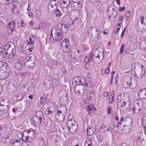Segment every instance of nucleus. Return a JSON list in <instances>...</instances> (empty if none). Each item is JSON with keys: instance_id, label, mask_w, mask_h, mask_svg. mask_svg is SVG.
Returning <instances> with one entry per match:
<instances>
[{"instance_id": "f257e3e1", "label": "nucleus", "mask_w": 146, "mask_h": 146, "mask_svg": "<svg viewBox=\"0 0 146 146\" xmlns=\"http://www.w3.org/2000/svg\"><path fill=\"white\" fill-rule=\"evenodd\" d=\"M35 132L33 130H25L23 134L19 133L18 135L22 138V141L24 142L31 141L36 137Z\"/></svg>"}, {"instance_id": "f03ea898", "label": "nucleus", "mask_w": 146, "mask_h": 146, "mask_svg": "<svg viewBox=\"0 0 146 146\" xmlns=\"http://www.w3.org/2000/svg\"><path fill=\"white\" fill-rule=\"evenodd\" d=\"M51 33L50 35V40L51 42L54 43L58 40L61 41L63 36L62 31L59 29L56 28L52 29Z\"/></svg>"}, {"instance_id": "7ed1b4c3", "label": "nucleus", "mask_w": 146, "mask_h": 146, "mask_svg": "<svg viewBox=\"0 0 146 146\" xmlns=\"http://www.w3.org/2000/svg\"><path fill=\"white\" fill-rule=\"evenodd\" d=\"M137 20V30L139 32L144 31L146 29V16H139Z\"/></svg>"}, {"instance_id": "20e7f679", "label": "nucleus", "mask_w": 146, "mask_h": 146, "mask_svg": "<svg viewBox=\"0 0 146 146\" xmlns=\"http://www.w3.org/2000/svg\"><path fill=\"white\" fill-rule=\"evenodd\" d=\"M137 80L135 78H130L124 81L123 83V86L125 88L129 87L131 89H133L137 85Z\"/></svg>"}, {"instance_id": "39448f33", "label": "nucleus", "mask_w": 146, "mask_h": 146, "mask_svg": "<svg viewBox=\"0 0 146 146\" xmlns=\"http://www.w3.org/2000/svg\"><path fill=\"white\" fill-rule=\"evenodd\" d=\"M57 1L50 0L49 2L48 8V10L50 13H54L57 8L59 3V2Z\"/></svg>"}, {"instance_id": "423d86ee", "label": "nucleus", "mask_w": 146, "mask_h": 146, "mask_svg": "<svg viewBox=\"0 0 146 146\" xmlns=\"http://www.w3.org/2000/svg\"><path fill=\"white\" fill-rule=\"evenodd\" d=\"M44 120V119L42 118L40 116L39 117L38 116H33L32 119V123H33L35 127H36L37 126H40L41 124H42Z\"/></svg>"}, {"instance_id": "0eeeda50", "label": "nucleus", "mask_w": 146, "mask_h": 146, "mask_svg": "<svg viewBox=\"0 0 146 146\" xmlns=\"http://www.w3.org/2000/svg\"><path fill=\"white\" fill-rule=\"evenodd\" d=\"M126 102L127 103L124 96H119L118 97L117 104L118 107H119L120 109L122 110L123 108L125 107L127 104H128L129 106L130 105V103H129L127 101H126Z\"/></svg>"}, {"instance_id": "6e6552de", "label": "nucleus", "mask_w": 146, "mask_h": 146, "mask_svg": "<svg viewBox=\"0 0 146 146\" xmlns=\"http://www.w3.org/2000/svg\"><path fill=\"white\" fill-rule=\"evenodd\" d=\"M78 84L75 88V92L76 94L83 95L86 91V88L82 85H78Z\"/></svg>"}, {"instance_id": "1a4fd4ad", "label": "nucleus", "mask_w": 146, "mask_h": 146, "mask_svg": "<svg viewBox=\"0 0 146 146\" xmlns=\"http://www.w3.org/2000/svg\"><path fill=\"white\" fill-rule=\"evenodd\" d=\"M58 95L60 101H61V102H66L68 96L67 92L65 90H63L60 91L59 92Z\"/></svg>"}, {"instance_id": "9d476101", "label": "nucleus", "mask_w": 146, "mask_h": 146, "mask_svg": "<svg viewBox=\"0 0 146 146\" xmlns=\"http://www.w3.org/2000/svg\"><path fill=\"white\" fill-rule=\"evenodd\" d=\"M16 52V49H14L10 51H6V50H3V54L6 56L9 54L8 58L11 59L15 58Z\"/></svg>"}, {"instance_id": "9b49d317", "label": "nucleus", "mask_w": 146, "mask_h": 146, "mask_svg": "<svg viewBox=\"0 0 146 146\" xmlns=\"http://www.w3.org/2000/svg\"><path fill=\"white\" fill-rule=\"evenodd\" d=\"M69 40L67 38H65L64 40L62 41L61 46L63 50L65 52H68V48L69 45Z\"/></svg>"}, {"instance_id": "f8f14e48", "label": "nucleus", "mask_w": 146, "mask_h": 146, "mask_svg": "<svg viewBox=\"0 0 146 146\" xmlns=\"http://www.w3.org/2000/svg\"><path fill=\"white\" fill-rule=\"evenodd\" d=\"M15 23L14 21H11L8 26V33L9 35L12 34L13 32L15 30Z\"/></svg>"}, {"instance_id": "ddd939ff", "label": "nucleus", "mask_w": 146, "mask_h": 146, "mask_svg": "<svg viewBox=\"0 0 146 146\" xmlns=\"http://www.w3.org/2000/svg\"><path fill=\"white\" fill-rule=\"evenodd\" d=\"M68 54L71 57H73V59H75L77 57H80V55L79 54L80 52L79 50H76L75 51L71 50V51L68 52Z\"/></svg>"}, {"instance_id": "4468645a", "label": "nucleus", "mask_w": 146, "mask_h": 146, "mask_svg": "<svg viewBox=\"0 0 146 146\" xmlns=\"http://www.w3.org/2000/svg\"><path fill=\"white\" fill-rule=\"evenodd\" d=\"M58 112L66 115L67 113V110L64 105H62L58 107Z\"/></svg>"}, {"instance_id": "2eb2a0df", "label": "nucleus", "mask_w": 146, "mask_h": 146, "mask_svg": "<svg viewBox=\"0 0 146 146\" xmlns=\"http://www.w3.org/2000/svg\"><path fill=\"white\" fill-rule=\"evenodd\" d=\"M27 64L29 67H33L37 65L38 64V61L37 59L36 58L33 60L28 61L26 62Z\"/></svg>"}, {"instance_id": "dca6fc26", "label": "nucleus", "mask_w": 146, "mask_h": 146, "mask_svg": "<svg viewBox=\"0 0 146 146\" xmlns=\"http://www.w3.org/2000/svg\"><path fill=\"white\" fill-rule=\"evenodd\" d=\"M132 125V122L131 123H130V127H129V126H127L125 125H123V128L122 129V130L121 133L123 135H125L128 134L130 131L131 130V124Z\"/></svg>"}, {"instance_id": "f3484780", "label": "nucleus", "mask_w": 146, "mask_h": 146, "mask_svg": "<svg viewBox=\"0 0 146 146\" xmlns=\"http://www.w3.org/2000/svg\"><path fill=\"white\" fill-rule=\"evenodd\" d=\"M64 33H66L68 31V23L65 22H63L62 23L61 25L60 28V29Z\"/></svg>"}, {"instance_id": "a211bd4d", "label": "nucleus", "mask_w": 146, "mask_h": 146, "mask_svg": "<svg viewBox=\"0 0 146 146\" xmlns=\"http://www.w3.org/2000/svg\"><path fill=\"white\" fill-rule=\"evenodd\" d=\"M139 97L142 99H144L146 98V90L145 88L141 89L139 91Z\"/></svg>"}, {"instance_id": "6ab92c4d", "label": "nucleus", "mask_w": 146, "mask_h": 146, "mask_svg": "<svg viewBox=\"0 0 146 146\" xmlns=\"http://www.w3.org/2000/svg\"><path fill=\"white\" fill-rule=\"evenodd\" d=\"M75 123H73L72 124H71L70 127L67 126L70 131L72 133H75L76 132L78 129L77 125L75 124Z\"/></svg>"}, {"instance_id": "aec40b11", "label": "nucleus", "mask_w": 146, "mask_h": 146, "mask_svg": "<svg viewBox=\"0 0 146 146\" xmlns=\"http://www.w3.org/2000/svg\"><path fill=\"white\" fill-rule=\"evenodd\" d=\"M9 104H6V106L5 105H0V111H2L3 113H8L9 106Z\"/></svg>"}, {"instance_id": "412c9836", "label": "nucleus", "mask_w": 146, "mask_h": 146, "mask_svg": "<svg viewBox=\"0 0 146 146\" xmlns=\"http://www.w3.org/2000/svg\"><path fill=\"white\" fill-rule=\"evenodd\" d=\"M65 115L58 112L55 115V118L56 120L59 122H62L64 119Z\"/></svg>"}, {"instance_id": "4be33fe9", "label": "nucleus", "mask_w": 146, "mask_h": 146, "mask_svg": "<svg viewBox=\"0 0 146 146\" xmlns=\"http://www.w3.org/2000/svg\"><path fill=\"white\" fill-rule=\"evenodd\" d=\"M11 139L10 136H5L2 138L1 141L3 143H6L8 144H10L12 142L11 141Z\"/></svg>"}, {"instance_id": "5701e85b", "label": "nucleus", "mask_w": 146, "mask_h": 146, "mask_svg": "<svg viewBox=\"0 0 146 146\" xmlns=\"http://www.w3.org/2000/svg\"><path fill=\"white\" fill-rule=\"evenodd\" d=\"M86 131L87 135L90 136L92 135L96 131V129L94 127L90 126L88 128Z\"/></svg>"}, {"instance_id": "b1692460", "label": "nucleus", "mask_w": 146, "mask_h": 146, "mask_svg": "<svg viewBox=\"0 0 146 146\" xmlns=\"http://www.w3.org/2000/svg\"><path fill=\"white\" fill-rule=\"evenodd\" d=\"M21 139L19 138L18 139H13L12 142H11L12 146H20L21 145Z\"/></svg>"}, {"instance_id": "393cba45", "label": "nucleus", "mask_w": 146, "mask_h": 146, "mask_svg": "<svg viewBox=\"0 0 146 146\" xmlns=\"http://www.w3.org/2000/svg\"><path fill=\"white\" fill-rule=\"evenodd\" d=\"M73 115H70L68 117V123H67V126L70 127L71 124H72L73 123H75L74 120L73 119Z\"/></svg>"}, {"instance_id": "a878e982", "label": "nucleus", "mask_w": 146, "mask_h": 146, "mask_svg": "<svg viewBox=\"0 0 146 146\" xmlns=\"http://www.w3.org/2000/svg\"><path fill=\"white\" fill-rule=\"evenodd\" d=\"M99 56L98 52V51L95 50V51L92 52L90 55V60L92 61L94 58Z\"/></svg>"}, {"instance_id": "bb28decb", "label": "nucleus", "mask_w": 146, "mask_h": 146, "mask_svg": "<svg viewBox=\"0 0 146 146\" xmlns=\"http://www.w3.org/2000/svg\"><path fill=\"white\" fill-rule=\"evenodd\" d=\"M74 80L75 82H76V83H81L82 84L81 85H82V83H84L85 80L84 78H83L82 77H80V76L79 77L78 76L75 77L74 78Z\"/></svg>"}, {"instance_id": "cd10ccee", "label": "nucleus", "mask_w": 146, "mask_h": 146, "mask_svg": "<svg viewBox=\"0 0 146 146\" xmlns=\"http://www.w3.org/2000/svg\"><path fill=\"white\" fill-rule=\"evenodd\" d=\"M133 113H138L139 112L140 109L138 104L133 105Z\"/></svg>"}, {"instance_id": "c85d7f7f", "label": "nucleus", "mask_w": 146, "mask_h": 146, "mask_svg": "<svg viewBox=\"0 0 146 146\" xmlns=\"http://www.w3.org/2000/svg\"><path fill=\"white\" fill-rule=\"evenodd\" d=\"M36 58L35 55L33 53H31L26 58V61H30L34 59H36Z\"/></svg>"}, {"instance_id": "c756f323", "label": "nucleus", "mask_w": 146, "mask_h": 146, "mask_svg": "<svg viewBox=\"0 0 146 146\" xmlns=\"http://www.w3.org/2000/svg\"><path fill=\"white\" fill-rule=\"evenodd\" d=\"M22 61L19 60L17 59L15 63V66L16 68L19 70L21 69L22 66Z\"/></svg>"}, {"instance_id": "7c9ffc66", "label": "nucleus", "mask_w": 146, "mask_h": 146, "mask_svg": "<svg viewBox=\"0 0 146 146\" xmlns=\"http://www.w3.org/2000/svg\"><path fill=\"white\" fill-rule=\"evenodd\" d=\"M94 108V107H92V106H88L86 107V110H87L88 114L90 116H91L92 115L91 114L92 111H94V110L95 109Z\"/></svg>"}, {"instance_id": "2f4dec72", "label": "nucleus", "mask_w": 146, "mask_h": 146, "mask_svg": "<svg viewBox=\"0 0 146 146\" xmlns=\"http://www.w3.org/2000/svg\"><path fill=\"white\" fill-rule=\"evenodd\" d=\"M114 10V8L113 7L111 9H108V11H110V13L111 14H110V15L113 16L114 17H115L117 16L118 14V12L117 11Z\"/></svg>"}, {"instance_id": "473e14b6", "label": "nucleus", "mask_w": 146, "mask_h": 146, "mask_svg": "<svg viewBox=\"0 0 146 146\" xmlns=\"http://www.w3.org/2000/svg\"><path fill=\"white\" fill-rule=\"evenodd\" d=\"M14 44L13 43L9 42L7 43L4 46V50H6L8 49L9 48H11V47H13V45Z\"/></svg>"}, {"instance_id": "72a5a7b5", "label": "nucleus", "mask_w": 146, "mask_h": 146, "mask_svg": "<svg viewBox=\"0 0 146 146\" xmlns=\"http://www.w3.org/2000/svg\"><path fill=\"white\" fill-rule=\"evenodd\" d=\"M82 85H83L84 87L85 86L87 88H90L92 86V84L91 82L89 81H86L85 80L84 83H82Z\"/></svg>"}, {"instance_id": "f704fd0d", "label": "nucleus", "mask_w": 146, "mask_h": 146, "mask_svg": "<svg viewBox=\"0 0 146 146\" xmlns=\"http://www.w3.org/2000/svg\"><path fill=\"white\" fill-rule=\"evenodd\" d=\"M68 29L70 30H72L74 29V26L73 22L72 21H71L70 22L69 21L68 24Z\"/></svg>"}, {"instance_id": "c9c22d12", "label": "nucleus", "mask_w": 146, "mask_h": 146, "mask_svg": "<svg viewBox=\"0 0 146 146\" xmlns=\"http://www.w3.org/2000/svg\"><path fill=\"white\" fill-rule=\"evenodd\" d=\"M92 139L90 138L87 139L86 143L84 144L85 146H92Z\"/></svg>"}, {"instance_id": "e433bc0d", "label": "nucleus", "mask_w": 146, "mask_h": 146, "mask_svg": "<svg viewBox=\"0 0 146 146\" xmlns=\"http://www.w3.org/2000/svg\"><path fill=\"white\" fill-rule=\"evenodd\" d=\"M46 98L45 96H43L40 97V103L42 105H44L46 102Z\"/></svg>"}, {"instance_id": "4c0bfd02", "label": "nucleus", "mask_w": 146, "mask_h": 146, "mask_svg": "<svg viewBox=\"0 0 146 146\" xmlns=\"http://www.w3.org/2000/svg\"><path fill=\"white\" fill-rule=\"evenodd\" d=\"M30 73L28 72H21L19 73L20 76L23 78H25L30 75Z\"/></svg>"}, {"instance_id": "58836bf2", "label": "nucleus", "mask_w": 146, "mask_h": 146, "mask_svg": "<svg viewBox=\"0 0 146 146\" xmlns=\"http://www.w3.org/2000/svg\"><path fill=\"white\" fill-rule=\"evenodd\" d=\"M18 4V1L16 0L14 1L12 3L13 9L12 11L14 12L15 9L17 7V4Z\"/></svg>"}, {"instance_id": "ea45409f", "label": "nucleus", "mask_w": 146, "mask_h": 146, "mask_svg": "<svg viewBox=\"0 0 146 146\" xmlns=\"http://www.w3.org/2000/svg\"><path fill=\"white\" fill-rule=\"evenodd\" d=\"M9 68L8 64L5 62V64H4L1 69H0V70H3L6 72L7 70Z\"/></svg>"}, {"instance_id": "a19ab883", "label": "nucleus", "mask_w": 146, "mask_h": 146, "mask_svg": "<svg viewBox=\"0 0 146 146\" xmlns=\"http://www.w3.org/2000/svg\"><path fill=\"white\" fill-rule=\"evenodd\" d=\"M100 58V56H99L98 57L95 58L93 60L96 63H100L102 61V60H101Z\"/></svg>"}, {"instance_id": "79ce46f5", "label": "nucleus", "mask_w": 146, "mask_h": 146, "mask_svg": "<svg viewBox=\"0 0 146 146\" xmlns=\"http://www.w3.org/2000/svg\"><path fill=\"white\" fill-rule=\"evenodd\" d=\"M57 71L58 73H59V72L61 71H62V73H63L66 74L67 73V71L64 67H62L60 69H58Z\"/></svg>"}, {"instance_id": "37998d69", "label": "nucleus", "mask_w": 146, "mask_h": 146, "mask_svg": "<svg viewBox=\"0 0 146 146\" xmlns=\"http://www.w3.org/2000/svg\"><path fill=\"white\" fill-rule=\"evenodd\" d=\"M111 129V127L109 125L105 126L103 128V129L104 131H109Z\"/></svg>"}, {"instance_id": "c03bdc74", "label": "nucleus", "mask_w": 146, "mask_h": 146, "mask_svg": "<svg viewBox=\"0 0 146 146\" xmlns=\"http://www.w3.org/2000/svg\"><path fill=\"white\" fill-rule=\"evenodd\" d=\"M9 101H8V100H6L5 99H2L0 105H5V106H6V104L8 103Z\"/></svg>"}, {"instance_id": "a18cd8bd", "label": "nucleus", "mask_w": 146, "mask_h": 146, "mask_svg": "<svg viewBox=\"0 0 146 146\" xmlns=\"http://www.w3.org/2000/svg\"><path fill=\"white\" fill-rule=\"evenodd\" d=\"M70 0H63V3L64 4V7H66L70 4Z\"/></svg>"}, {"instance_id": "49530a36", "label": "nucleus", "mask_w": 146, "mask_h": 146, "mask_svg": "<svg viewBox=\"0 0 146 146\" xmlns=\"http://www.w3.org/2000/svg\"><path fill=\"white\" fill-rule=\"evenodd\" d=\"M130 15V11H127L126 12L125 14V15L124 17H126V20H128L129 17Z\"/></svg>"}, {"instance_id": "de8ad7c7", "label": "nucleus", "mask_w": 146, "mask_h": 146, "mask_svg": "<svg viewBox=\"0 0 146 146\" xmlns=\"http://www.w3.org/2000/svg\"><path fill=\"white\" fill-rule=\"evenodd\" d=\"M54 13H55L57 16H60L61 15V13L58 9H56Z\"/></svg>"}, {"instance_id": "09e8293b", "label": "nucleus", "mask_w": 146, "mask_h": 146, "mask_svg": "<svg viewBox=\"0 0 146 146\" xmlns=\"http://www.w3.org/2000/svg\"><path fill=\"white\" fill-rule=\"evenodd\" d=\"M76 1L78 4V6L79 8V9H78V7H77V9L78 10H79L80 9V8L82 7V5L80 4V0H76V1H75V3L76 2Z\"/></svg>"}, {"instance_id": "8fccbe9b", "label": "nucleus", "mask_w": 146, "mask_h": 146, "mask_svg": "<svg viewBox=\"0 0 146 146\" xmlns=\"http://www.w3.org/2000/svg\"><path fill=\"white\" fill-rule=\"evenodd\" d=\"M35 40L33 36L30 37L29 39V41L31 42V43H34Z\"/></svg>"}, {"instance_id": "3c124183", "label": "nucleus", "mask_w": 146, "mask_h": 146, "mask_svg": "<svg viewBox=\"0 0 146 146\" xmlns=\"http://www.w3.org/2000/svg\"><path fill=\"white\" fill-rule=\"evenodd\" d=\"M109 103L112 104L114 102V99L111 96H109Z\"/></svg>"}, {"instance_id": "603ef678", "label": "nucleus", "mask_w": 146, "mask_h": 146, "mask_svg": "<svg viewBox=\"0 0 146 146\" xmlns=\"http://www.w3.org/2000/svg\"><path fill=\"white\" fill-rule=\"evenodd\" d=\"M125 46V45L124 44H122L121 46L120 49V52L121 54H122L124 51V48Z\"/></svg>"}, {"instance_id": "864d4df0", "label": "nucleus", "mask_w": 146, "mask_h": 146, "mask_svg": "<svg viewBox=\"0 0 146 146\" xmlns=\"http://www.w3.org/2000/svg\"><path fill=\"white\" fill-rule=\"evenodd\" d=\"M90 59V57H86L84 59V61L86 63H88Z\"/></svg>"}, {"instance_id": "5fc2aeb1", "label": "nucleus", "mask_w": 146, "mask_h": 146, "mask_svg": "<svg viewBox=\"0 0 146 146\" xmlns=\"http://www.w3.org/2000/svg\"><path fill=\"white\" fill-rule=\"evenodd\" d=\"M112 108L111 107H108L107 109V111H108V114L109 115L111 113Z\"/></svg>"}, {"instance_id": "6e6d98bb", "label": "nucleus", "mask_w": 146, "mask_h": 146, "mask_svg": "<svg viewBox=\"0 0 146 146\" xmlns=\"http://www.w3.org/2000/svg\"><path fill=\"white\" fill-rule=\"evenodd\" d=\"M13 47H12V46L11 47V48H9L6 50V51H10L11 50H12L14 49H16V48L15 46V45L14 44L13 45Z\"/></svg>"}, {"instance_id": "4d7b16f0", "label": "nucleus", "mask_w": 146, "mask_h": 146, "mask_svg": "<svg viewBox=\"0 0 146 146\" xmlns=\"http://www.w3.org/2000/svg\"><path fill=\"white\" fill-rule=\"evenodd\" d=\"M143 68H144L143 66L141 65V68L142 69V70H141L142 74H141L140 77H142V76L144 75V74L145 72V70H143Z\"/></svg>"}, {"instance_id": "13d9d810", "label": "nucleus", "mask_w": 146, "mask_h": 146, "mask_svg": "<svg viewBox=\"0 0 146 146\" xmlns=\"http://www.w3.org/2000/svg\"><path fill=\"white\" fill-rule=\"evenodd\" d=\"M5 62L3 61H0V69H1L2 67H3V66L4 64H5Z\"/></svg>"}, {"instance_id": "bf43d9fd", "label": "nucleus", "mask_w": 146, "mask_h": 146, "mask_svg": "<svg viewBox=\"0 0 146 146\" xmlns=\"http://www.w3.org/2000/svg\"><path fill=\"white\" fill-rule=\"evenodd\" d=\"M123 120H124V118L123 117H122L121 119L120 120V122H119L120 123V127L121 128H122L123 126V125L122 124L121 122L123 121Z\"/></svg>"}, {"instance_id": "052dcab7", "label": "nucleus", "mask_w": 146, "mask_h": 146, "mask_svg": "<svg viewBox=\"0 0 146 146\" xmlns=\"http://www.w3.org/2000/svg\"><path fill=\"white\" fill-rule=\"evenodd\" d=\"M93 28L96 29V31L98 33L100 31V30H99V29H97V28L96 27H92L90 28H91V30H92Z\"/></svg>"}, {"instance_id": "680f3d73", "label": "nucleus", "mask_w": 146, "mask_h": 146, "mask_svg": "<svg viewBox=\"0 0 146 146\" xmlns=\"http://www.w3.org/2000/svg\"><path fill=\"white\" fill-rule=\"evenodd\" d=\"M120 28V26L119 25L117 26V27L116 31H115V32H116V33H118L119 30Z\"/></svg>"}, {"instance_id": "e2e57ef3", "label": "nucleus", "mask_w": 146, "mask_h": 146, "mask_svg": "<svg viewBox=\"0 0 146 146\" xmlns=\"http://www.w3.org/2000/svg\"><path fill=\"white\" fill-rule=\"evenodd\" d=\"M28 15L29 17L30 18H32L33 17V15L32 12H29L28 13Z\"/></svg>"}, {"instance_id": "0e129e2a", "label": "nucleus", "mask_w": 146, "mask_h": 146, "mask_svg": "<svg viewBox=\"0 0 146 146\" xmlns=\"http://www.w3.org/2000/svg\"><path fill=\"white\" fill-rule=\"evenodd\" d=\"M110 68H108L105 71L106 73V74H109L110 73Z\"/></svg>"}, {"instance_id": "69168bd1", "label": "nucleus", "mask_w": 146, "mask_h": 146, "mask_svg": "<svg viewBox=\"0 0 146 146\" xmlns=\"http://www.w3.org/2000/svg\"><path fill=\"white\" fill-rule=\"evenodd\" d=\"M129 50L128 48H125V52L126 54L129 53Z\"/></svg>"}, {"instance_id": "338daca9", "label": "nucleus", "mask_w": 146, "mask_h": 146, "mask_svg": "<svg viewBox=\"0 0 146 146\" xmlns=\"http://www.w3.org/2000/svg\"><path fill=\"white\" fill-rule=\"evenodd\" d=\"M92 98V96H87V99L88 100H90Z\"/></svg>"}, {"instance_id": "774afa93", "label": "nucleus", "mask_w": 146, "mask_h": 146, "mask_svg": "<svg viewBox=\"0 0 146 146\" xmlns=\"http://www.w3.org/2000/svg\"><path fill=\"white\" fill-rule=\"evenodd\" d=\"M109 94V93H108V92H107L104 93V96L107 97L108 95Z\"/></svg>"}]
</instances>
